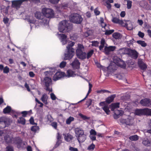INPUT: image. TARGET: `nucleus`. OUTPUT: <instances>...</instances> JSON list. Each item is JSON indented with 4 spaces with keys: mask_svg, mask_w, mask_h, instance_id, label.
I'll return each mask as SVG.
<instances>
[{
    "mask_svg": "<svg viewBox=\"0 0 151 151\" xmlns=\"http://www.w3.org/2000/svg\"><path fill=\"white\" fill-rule=\"evenodd\" d=\"M4 138L5 140L7 143H15L17 144L18 148L23 147L25 145V143L22 142V140L19 137L13 138L11 137L9 135H6L4 136Z\"/></svg>",
    "mask_w": 151,
    "mask_h": 151,
    "instance_id": "1",
    "label": "nucleus"
},
{
    "mask_svg": "<svg viewBox=\"0 0 151 151\" xmlns=\"http://www.w3.org/2000/svg\"><path fill=\"white\" fill-rule=\"evenodd\" d=\"M49 18H47L46 17L43 16L42 19L39 21L36 20L32 18H30L29 19H28V21L30 24V26L31 27L32 24H35L36 27L37 26L36 24L38 22H39L40 24L43 27L45 28H48L49 27Z\"/></svg>",
    "mask_w": 151,
    "mask_h": 151,
    "instance_id": "2",
    "label": "nucleus"
},
{
    "mask_svg": "<svg viewBox=\"0 0 151 151\" xmlns=\"http://www.w3.org/2000/svg\"><path fill=\"white\" fill-rule=\"evenodd\" d=\"M69 19L71 22L77 24H81L83 20L81 16L76 13L71 14L69 16Z\"/></svg>",
    "mask_w": 151,
    "mask_h": 151,
    "instance_id": "3",
    "label": "nucleus"
},
{
    "mask_svg": "<svg viewBox=\"0 0 151 151\" xmlns=\"http://www.w3.org/2000/svg\"><path fill=\"white\" fill-rule=\"evenodd\" d=\"M74 44V42L71 41L68 42V46L67 47V60L71 59L74 55L75 50L72 47Z\"/></svg>",
    "mask_w": 151,
    "mask_h": 151,
    "instance_id": "4",
    "label": "nucleus"
},
{
    "mask_svg": "<svg viewBox=\"0 0 151 151\" xmlns=\"http://www.w3.org/2000/svg\"><path fill=\"white\" fill-rule=\"evenodd\" d=\"M42 13L44 17L50 19L53 17L54 15L53 11L51 9L44 8L42 9Z\"/></svg>",
    "mask_w": 151,
    "mask_h": 151,
    "instance_id": "5",
    "label": "nucleus"
},
{
    "mask_svg": "<svg viewBox=\"0 0 151 151\" xmlns=\"http://www.w3.org/2000/svg\"><path fill=\"white\" fill-rule=\"evenodd\" d=\"M51 79L48 77H45L42 81V83L46 88V90L51 92L52 91V88L50 87L52 84Z\"/></svg>",
    "mask_w": 151,
    "mask_h": 151,
    "instance_id": "6",
    "label": "nucleus"
},
{
    "mask_svg": "<svg viewBox=\"0 0 151 151\" xmlns=\"http://www.w3.org/2000/svg\"><path fill=\"white\" fill-rule=\"evenodd\" d=\"M66 20H64L61 22L59 24L58 29L60 32L65 33L66 32Z\"/></svg>",
    "mask_w": 151,
    "mask_h": 151,
    "instance_id": "7",
    "label": "nucleus"
},
{
    "mask_svg": "<svg viewBox=\"0 0 151 151\" xmlns=\"http://www.w3.org/2000/svg\"><path fill=\"white\" fill-rule=\"evenodd\" d=\"M133 119L131 116L126 119H121L120 120V122L122 124H125L127 125H132L134 123Z\"/></svg>",
    "mask_w": 151,
    "mask_h": 151,
    "instance_id": "8",
    "label": "nucleus"
},
{
    "mask_svg": "<svg viewBox=\"0 0 151 151\" xmlns=\"http://www.w3.org/2000/svg\"><path fill=\"white\" fill-rule=\"evenodd\" d=\"M113 61L116 63L117 66L122 68H125L126 64L124 61L120 59L117 57H115L113 58Z\"/></svg>",
    "mask_w": 151,
    "mask_h": 151,
    "instance_id": "9",
    "label": "nucleus"
},
{
    "mask_svg": "<svg viewBox=\"0 0 151 151\" xmlns=\"http://www.w3.org/2000/svg\"><path fill=\"white\" fill-rule=\"evenodd\" d=\"M9 120L5 117H0V128H3L6 127L8 124Z\"/></svg>",
    "mask_w": 151,
    "mask_h": 151,
    "instance_id": "10",
    "label": "nucleus"
},
{
    "mask_svg": "<svg viewBox=\"0 0 151 151\" xmlns=\"http://www.w3.org/2000/svg\"><path fill=\"white\" fill-rule=\"evenodd\" d=\"M140 104L144 106H149L151 105V100L148 98L142 99L140 101Z\"/></svg>",
    "mask_w": 151,
    "mask_h": 151,
    "instance_id": "11",
    "label": "nucleus"
},
{
    "mask_svg": "<svg viewBox=\"0 0 151 151\" xmlns=\"http://www.w3.org/2000/svg\"><path fill=\"white\" fill-rule=\"evenodd\" d=\"M116 64L115 62H111L110 65L107 67V70L109 72H113L116 70L117 69Z\"/></svg>",
    "mask_w": 151,
    "mask_h": 151,
    "instance_id": "12",
    "label": "nucleus"
},
{
    "mask_svg": "<svg viewBox=\"0 0 151 151\" xmlns=\"http://www.w3.org/2000/svg\"><path fill=\"white\" fill-rule=\"evenodd\" d=\"M65 75V73L64 72H58L54 76L53 79L54 81H56L64 77Z\"/></svg>",
    "mask_w": 151,
    "mask_h": 151,
    "instance_id": "13",
    "label": "nucleus"
},
{
    "mask_svg": "<svg viewBox=\"0 0 151 151\" xmlns=\"http://www.w3.org/2000/svg\"><path fill=\"white\" fill-rule=\"evenodd\" d=\"M57 35L59 38L62 45H65L66 44V36L65 34L58 33Z\"/></svg>",
    "mask_w": 151,
    "mask_h": 151,
    "instance_id": "14",
    "label": "nucleus"
},
{
    "mask_svg": "<svg viewBox=\"0 0 151 151\" xmlns=\"http://www.w3.org/2000/svg\"><path fill=\"white\" fill-rule=\"evenodd\" d=\"M76 137L82 135L84 134V130L82 128L80 127L76 128L74 129Z\"/></svg>",
    "mask_w": 151,
    "mask_h": 151,
    "instance_id": "15",
    "label": "nucleus"
},
{
    "mask_svg": "<svg viewBox=\"0 0 151 151\" xmlns=\"http://www.w3.org/2000/svg\"><path fill=\"white\" fill-rule=\"evenodd\" d=\"M116 49L114 46H110L108 47H106L104 48V52L105 54H108L111 51H113Z\"/></svg>",
    "mask_w": 151,
    "mask_h": 151,
    "instance_id": "16",
    "label": "nucleus"
},
{
    "mask_svg": "<svg viewBox=\"0 0 151 151\" xmlns=\"http://www.w3.org/2000/svg\"><path fill=\"white\" fill-rule=\"evenodd\" d=\"M138 63L139 67L142 70H144L147 68L146 65L144 63L142 59H139Z\"/></svg>",
    "mask_w": 151,
    "mask_h": 151,
    "instance_id": "17",
    "label": "nucleus"
},
{
    "mask_svg": "<svg viewBox=\"0 0 151 151\" xmlns=\"http://www.w3.org/2000/svg\"><path fill=\"white\" fill-rule=\"evenodd\" d=\"M130 49L127 48H123L118 50V52L121 55L129 54Z\"/></svg>",
    "mask_w": 151,
    "mask_h": 151,
    "instance_id": "18",
    "label": "nucleus"
},
{
    "mask_svg": "<svg viewBox=\"0 0 151 151\" xmlns=\"http://www.w3.org/2000/svg\"><path fill=\"white\" fill-rule=\"evenodd\" d=\"M80 63L77 58H76L71 63V65L75 68H78L80 67Z\"/></svg>",
    "mask_w": 151,
    "mask_h": 151,
    "instance_id": "19",
    "label": "nucleus"
},
{
    "mask_svg": "<svg viewBox=\"0 0 151 151\" xmlns=\"http://www.w3.org/2000/svg\"><path fill=\"white\" fill-rule=\"evenodd\" d=\"M76 55L78 58L81 60L84 59L86 58L87 54L84 52L76 53Z\"/></svg>",
    "mask_w": 151,
    "mask_h": 151,
    "instance_id": "20",
    "label": "nucleus"
},
{
    "mask_svg": "<svg viewBox=\"0 0 151 151\" xmlns=\"http://www.w3.org/2000/svg\"><path fill=\"white\" fill-rule=\"evenodd\" d=\"M84 47L83 45L81 44H78L77 49L76 51V53L84 52Z\"/></svg>",
    "mask_w": 151,
    "mask_h": 151,
    "instance_id": "21",
    "label": "nucleus"
},
{
    "mask_svg": "<svg viewBox=\"0 0 151 151\" xmlns=\"http://www.w3.org/2000/svg\"><path fill=\"white\" fill-rule=\"evenodd\" d=\"M79 143L84 142L86 138V135L84 134L83 135L76 137Z\"/></svg>",
    "mask_w": 151,
    "mask_h": 151,
    "instance_id": "22",
    "label": "nucleus"
},
{
    "mask_svg": "<svg viewBox=\"0 0 151 151\" xmlns=\"http://www.w3.org/2000/svg\"><path fill=\"white\" fill-rule=\"evenodd\" d=\"M131 55L132 57L134 59H137L138 57V53L135 50L130 49L129 54Z\"/></svg>",
    "mask_w": 151,
    "mask_h": 151,
    "instance_id": "23",
    "label": "nucleus"
},
{
    "mask_svg": "<svg viewBox=\"0 0 151 151\" xmlns=\"http://www.w3.org/2000/svg\"><path fill=\"white\" fill-rule=\"evenodd\" d=\"M142 143L145 146H151V139H145L142 141Z\"/></svg>",
    "mask_w": 151,
    "mask_h": 151,
    "instance_id": "24",
    "label": "nucleus"
},
{
    "mask_svg": "<svg viewBox=\"0 0 151 151\" xmlns=\"http://www.w3.org/2000/svg\"><path fill=\"white\" fill-rule=\"evenodd\" d=\"M48 98V96L45 93L42 95L41 99L43 103L47 105L48 104L47 101Z\"/></svg>",
    "mask_w": 151,
    "mask_h": 151,
    "instance_id": "25",
    "label": "nucleus"
},
{
    "mask_svg": "<svg viewBox=\"0 0 151 151\" xmlns=\"http://www.w3.org/2000/svg\"><path fill=\"white\" fill-rule=\"evenodd\" d=\"M42 13L40 12L37 11L35 12V16L37 19H38L40 21L44 16L43 15H42Z\"/></svg>",
    "mask_w": 151,
    "mask_h": 151,
    "instance_id": "26",
    "label": "nucleus"
},
{
    "mask_svg": "<svg viewBox=\"0 0 151 151\" xmlns=\"http://www.w3.org/2000/svg\"><path fill=\"white\" fill-rule=\"evenodd\" d=\"M116 97L115 94H113L108 97L106 100V102L107 103L109 104L113 101L114 98Z\"/></svg>",
    "mask_w": 151,
    "mask_h": 151,
    "instance_id": "27",
    "label": "nucleus"
},
{
    "mask_svg": "<svg viewBox=\"0 0 151 151\" xmlns=\"http://www.w3.org/2000/svg\"><path fill=\"white\" fill-rule=\"evenodd\" d=\"M143 115L151 116V109L148 108L143 109Z\"/></svg>",
    "mask_w": 151,
    "mask_h": 151,
    "instance_id": "28",
    "label": "nucleus"
},
{
    "mask_svg": "<svg viewBox=\"0 0 151 151\" xmlns=\"http://www.w3.org/2000/svg\"><path fill=\"white\" fill-rule=\"evenodd\" d=\"M55 71V68H51L49 70L45 72L44 73L45 75H47L48 74L49 75H52Z\"/></svg>",
    "mask_w": 151,
    "mask_h": 151,
    "instance_id": "29",
    "label": "nucleus"
},
{
    "mask_svg": "<svg viewBox=\"0 0 151 151\" xmlns=\"http://www.w3.org/2000/svg\"><path fill=\"white\" fill-rule=\"evenodd\" d=\"M119 103H115L111 104V110L112 111H114L115 109L119 107Z\"/></svg>",
    "mask_w": 151,
    "mask_h": 151,
    "instance_id": "30",
    "label": "nucleus"
},
{
    "mask_svg": "<svg viewBox=\"0 0 151 151\" xmlns=\"http://www.w3.org/2000/svg\"><path fill=\"white\" fill-rule=\"evenodd\" d=\"M92 87V85L90 83H89V90L88 91V92L85 97L81 101H79L78 103H79L80 102H81V101H83L85 100L86 98L88 96V95L91 92V88Z\"/></svg>",
    "mask_w": 151,
    "mask_h": 151,
    "instance_id": "31",
    "label": "nucleus"
},
{
    "mask_svg": "<svg viewBox=\"0 0 151 151\" xmlns=\"http://www.w3.org/2000/svg\"><path fill=\"white\" fill-rule=\"evenodd\" d=\"M127 29L128 30H132L133 29V27L131 22L129 21H127L126 26Z\"/></svg>",
    "mask_w": 151,
    "mask_h": 151,
    "instance_id": "32",
    "label": "nucleus"
},
{
    "mask_svg": "<svg viewBox=\"0 0 151 151\" xmlns=\"http://www.w3.org/2000/svg\"><path fill=\"white\" fill-rule=\"evenodd\" d=\"M135 114L138 115H143V109H137L135 111Z\"/></svg>",
    "mask_w": 151,
    "mask_h": 151,
    "instance_id": "33",
    "label": "nucleus"
},
{
    "mask_svg": "<svg viewBox=\"0 0 151 151\" xmlns=\"http://www.w3.org/2000/svg\"><path fill=\"white\" fill-rule=\"evenodd\" d=\"M3 21L4 23L7 26H9L10 24V22L9 21V19L6 17H5L3 18Z\"/></svg>",
    "mask_w": 151,
    "mask_h": 151,
    "instance_id": "34",
    "label": "nucleus"
},
{
    "mask_svg": "<svg viewBox=\"0 0 151 151\" xmlns=\"http://www.w3.org/2000/svg\"><path fill=\"white\" fill-rule=\"evenodd\" d=\"M105 43V41L104 39H102L101 41V45L99 47L100 50H101L104 48Z\"/></svg>",
    "mask_w": 151,
    "mask_h": 151,
    "instance_id": "35",
    "label": "nucleus"
},
{
    "mask_svg": "<svg viewBox=\"0 0 151 151\" xmlns=\"http://www.w3.org/2000/svg\"><path fill=\"white\" fill-rule=\"evenodd\" d=\"M11 110V107L10 106H8L4 109L3 111L4 114L8 113L10 112Z\"/></svg>",
    "mask_w": 151,
    "mask_h": 151,
    "instance_id": "36",
    "label": "nucleus"
},
{
    "mask_svg": "<svg viewBox=\"0 0 151 151\" xmlns=\"http://www.w3.org/2000/svg\"><path fill=\"white\" fill-rule=\"evenodd\" d=\"M74 73L71 70H68L67 72V77H68L74 76Z\"/></svg>",
    "mask_w": 151,
    "mask_h": 151,
    "instance_id": "37",
    "label": "nucleus"
},
{
    "mask_svg": "<svg viewBox=\"0 0 151 151\" xmlns=\"http://www.w3.org/2000/svg\"><path fill=\"white\" fill-rule=\"evenodd\" d=\"M102 108L107 114L108 115L109 114L110 110L107 106L105 105L103 107H102Z\"/></svg>",
    "mask_w": 151,
    "mask_h": 151,
    "instance_id": "38",
    "label": "nucleus"
},
{
    "mask_svg": "<svg viewBox=\"0 0 151 151\" xmlns=\"http://www.w3.org/2000/svg\"><path fill=\"white\" fill-rule=\"evenodd\" d=\"M103 31H105V34L106 35H109L111 34L114 32V29H111L110 30H108L106 29L105 30L102 29Z\"/></svg>",
    "mask_w": 151,
    "mask_h": 151,
    "instance_id": "39",
    "label": "nucleus"
},
{
    "mask_svg": "<svg viewBox=\"0 0 151 151\" xmlns=\"http://www.w3.org/2000/svg\"><path fill=\"white\" fill-rule=\"evenodd\" d=\"M129 139L132 141H136L138 139V136L136 135L130 136L129 137Z\"/></svg>",
    "mask_w": 151,
    "mask_h": 151,
    "instance_id": "40",
    "label": "nucleus"
},
{
    "mask_svg": "<svg viewBox=\"0 0 151 151\" xmlns=\"http://www.w3.org/2000/svg\"><path fill=\"white\" fill-rule=\"evenodd\" d=\"M18 122L19 123L24 124L25 123V120L24 118L21 117L18 120Z\"/></svg>",
    "mask_w": 151,
    "mask_h": 151,
    "instance_id": "41",
    "label": "nucleus"
},
{
    "mask_svg": "<svg viewBox=\"0 0 151 151\" xmlns=\"http://www.w3.org/2000/svg\"><path fill=\"white\" fill-rule=\"evenodd\" d=\"M137 42L138 43L141 45L142 47H145L147 45V44L145 41H137Z\"/></svg>",
    "mask_w": 151,
    "mask_h": 151,
    "instance_id": "42",
    "label": "nucleus"
},
{
    "mask_svg": "<svg viewBox=\"0 0 151 151\" xmlns=\"http://www.w3.org/2000/svg\"><path fill=\"white\" fill-rule=\"evenodd\" d=\"M73 29V26L71 24H67V32H69L72 30Z\"/></svg>",
    "mask_w": 151,
    "mask_h": 151,
    "instance_id": "43",
    "label": "nucleus"
},
{
    "mask_svg": "<svg viewBox=\"0 0 151 151\" xmlns=\"http://www.w3.org/2000/svg\"><path fill=\"white\" fill-rule=\"evenodd\" d=\"M74 120V117L72 116H70L67 119V124H70L71 122L73 121Z\"/></svg>",
    "mask_w": 151,
    "mask_h": 151,
    "instance_id": "44",
    "label": "nucleus"
},
{
    "mask_svg": "<svg viewBox=\"0 0 151 151\" xmlns=\"http://www.w3.org/2000/svg\"><path fill=\"white\" fill-rule=\"evenodd\" d=\"M112 21L114 23L119 24L121 20L116 17H113Z\"/></svg>",
    "mask_w": 151,
    "mask_h": 151,
    "instance_id": "45",
    "label": "nucleus"
},
{
    "mask_svg": "<svg viewBox=\"0 0 151 151\" xmlns=\"http://www.w3.org/2000/svg\"><path fill=\"white\" fill-rule=\"evenodd\" d=\"M132 1L127 0V9H129L131 8L132 6Z\"/></svg>",
    "mask_w": 151,
    "mask_h": 151,
    "instance_id": "46",
    "label": "nucleus"
},
{
    "mask_svg": "<svg viewBox=\"0 0 151 151\" xmlns=\"http://www.w3.org/2000/svg\"><path fill=\"white\" fill-rule=\"evenodd\" d=\"M114 112L120 116H122L124 113L123 111L122 110H116Z\"/></svg>",
    "mask_w": 151,
    "mask_h": 151,
    "instance_id": "47",
    "label": "nucleus"
},
{
    "mask_svg": "<svg viewBox=\"0 0 151 151\" xmlns=\"http://www.w3.org/2000/svg\"><path fill=\"white\" fill-rule=\"evenodd\" d=\"M39 127L38 126L35 125L31 127V130L33 132H36L39 130Z\"/></svg>",
    "mask_w": 151,
    "mask_h": 151,
    "instance_id": "48",
    "label": "nucleus"
},
{
    "mask_svg": "<svg viewBox=\"0 0 151 151\" xmlns=\"http://www.w3.org/2000/svg\"><path fill=\"white\" fill-rule=\"evenodd\" d=\"M93 50H92L89 51L86 55V58L87 59L89 58L92 55L93 52Z\"/></svg>",
    "mask_w": 151,
    "mask_h": 151,
    "instance_id": "49",
    "label": "nucleus"
},
{
    "mask_svg": "<svg viewBox=\"0 0 151 151\" xmlns=\"http://www.w3.org/2000/svg\"><path fill=\"white\" fill-rule=\"evenodd\" d=\"M113 36L114 38L117 39L120 37V35L118 33H114L113 34Z\"/></svg>",
    "mask_w": 151,
    "mask_h": 151,
    "instance_id": "50",
    "label": "nucleus"
},
{
    "mask_svg": "<svg viewBox=\"0 0 151 151\" xmlns=\"http://www.w3.org/2000/svg\"><path fill=\"white\" fill-rule=\"evenodd\" d=\"M95 147V145L93 143L89 146L88 148V149L90 151H92Z\"/></svg>",
    "mask_w": 151,
    "mask_h": 151,
    "instance_id": "51",
    "label": "nucleus"
},
{
    "mask_svg": "<svg viewBox=\"0 0 151 151\" xmlns=\"http://www.w3.org/2000/svg\"><path fill=\"white\" fill-rule=\"evenodd\" d=\"M3 70V73H8L9 71V68L7 66L4 67Z\"/></svg>",
    "mask_w": 151,
    "mask_h": 151,
    "instance_id": "52",
    "label": "nucleus"
},
{
    "mask_svg": "<svg viewBox=\"0 0 151 151\" xmlns=\"http://www.w3.org/2000/svg\"><path fill=\"white\" fill-rule=\"evenodd\" d=\"M127 23V21H123L121 20L119 24L121 25L122 26L126 27Z\"/></svg>",
    "mask_w": 151,
    "mask_h": 151,
    "instance_id": "53",
    "label": "nucleus"
},
{
    "mask_svg": "<svg viewBox=\"0 0 151 151\" xmlns=\"http://www.w3.org/2000/svg\"><path fill=\"white\" fill-rule=\"evenodd\" d=\"M92 45L95 47H97L98 46L99 43V42L96 41H92Z\"/></svg>",
    "mask_w": 151,
    "mask_h": 151,
    "instance_id": "54",
    "label": "nucleus"
},
{
    "mask_svg": "<svg viewBox=\"0 0 151 151\" xmlns=\"http://www.w3.org/2000/svg\"><path fill=\"white\" fill-rule=\"evenodd\" d=\"M73 138L72 135L69 134H67V141H70Z\"/></svg>",
    "mask_w": 151,
    "mask_h": 151,
    "instance_id": "55",
    "label": "nucleus"
},
{
    "mask_svg": "<svg viewBox=\"0 0 151 151\" xmlns=\"http://www.w3.org/2000/svg\"><path fill=\"white\" fill-rule=\"evenodd\" d=\"M50 96L51 99L53 101L55 100L57 98L55 95L53 93H50Z\"/></svg>",
    "mask_w": 151,
    "mask_h": 151,
    "instance_id": "56",
    "label": "nucleus"
},
{
    "mask_svg": "<svg viewBox=\"0 0 151 151\" xmlns=\"http://www.w3.org/2000/svg\"><path fill=\"white\" fill-rule=\"evenodd\" d=\"M90 135H96L97 134L96 132L93 129H91L90 131Z\"/></svg>",
    "mask_w": 151,
    "mask_h": 151,
    "instance_id": "57",
    "label": "nucleus"
},
{
    "mask_svg": "<svg viewBox=\"0 0 151 151\" xmlns=\"http://www.w3.org/2000/svg\"><path fill=\"white\" fill-rule=\"evenodd\" d=\"M79 115L84 120H86L89 119V118L87 117L85 115H83L81 113H80L79 114Z\"/></svg>",
    "mask_w": 151,
    "mask_h": 151,
    "instance_id": "58",
    "label": "nucleus"
},
{
    "mask_svg": "<svg viewBox=\"0 0 151 151\" xmlns=\"http://www.w3.org/2000/svg\"><path fill=\"white\" fill-rule=\"evenodd\" d=\"M92 101V100L91 99H89L87 100L86 104L88 106V107L91 105Z\"/></svg>",
    "mask_w": 151,
    "mask_h": 151,
    "instance_id": "59",
    "label": "nucleus"
},
{
    "mask_svg": "<svg viewBox=\"0 0 151 151\" xmlns=\"http://www.w3.org/2000/svg\"><path fill=\"white\" fill-rule=\"evenodd\" d=\"M60 0H49V1L53 4H57Z\"/></svg>",
    "mask_w": 151,
    "mask_h": 151,
    "instance_id": "60",
    "label": "nucleus"
},
{
    "mask_svg": "<svg viewBox=\"0 0 151 151\" xmlns=\"http://www.w3.org/2000/svg\"><path fill=\"white\" fill-rule=\"evenodd\" d=\"M66 65V63L65 62L62 61L60 64V67L61 68H63Z\"/></svg>",
    "mask_w": 151,
    "mask_h": 151,
    "instance_id": "61",
    "label": "nucleus"
},
{
    "mask_svg": "<svg viewBox=\"0 0 151 151\" xmlns=\"http://www.w3.org/2000/svg\"><path fill=\"white\" fill-rule=\"evenodd\" d=\"M47 122L50 123L52 122L53 120V119L50 115H48L47 116Z\"/></svg>",
    "mask_w": 151,
    "mask_h": 151,
    "instance_id": "62",
    "label": "nucleus"
},
{
    "mask_svg": "<svg viewBox=\"0 0 151 151\" xmlns=\"http://www.w3.org/2000/svg\"><path fill=\"white\" fill-rule=\"evenodd\" d=\"M138 35L141 38L143 37L145 35L144 34L143 32L140 31L139 32Z\"/></svg>",
    "mask_w": 151,
    "mask_h": 151,
    "instance_id": "63",
    "label": "nucleus"
},
{
    "mask_svg": "<svg viewBox=\"0 0 151 151\" xmlns=\"http://www.w3.org/2000/svg\"><path fill=\"white\" fill-rule=\"evenodd\" d=\"M6 151H13V147L11 146L7 147Z\"/></svg>",
    "mask_w": 151,
    "mask_h": 151,
    "instance_id": "64",
    "label": "nucleus"
}]
</instances>
